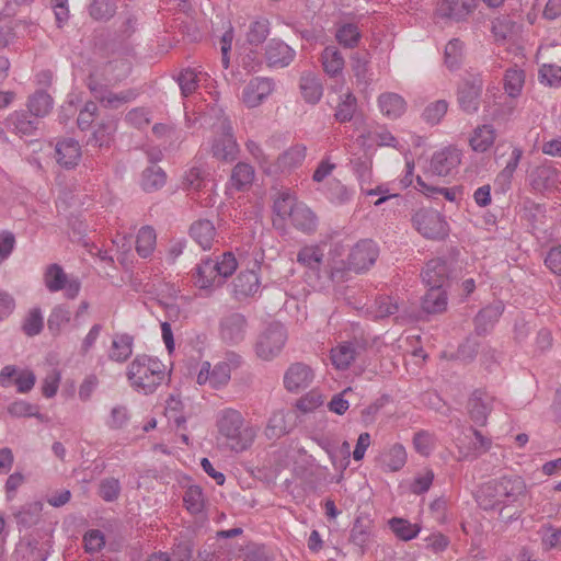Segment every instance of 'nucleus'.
<instances>
[{
	"mask_svg": "<svg viewBox=\"0 0 561 561\" xmlns=\"http://www.w3.org/2000/svg\"><path fill=\"white\" fill-rule=\"evenodd\" d=\"M528 495L525 480L519 476H502L483 483L477 492V502L484 511L522 505Z\"/></svg>",
	"mask_w": 561,
	"mask_h": 561,
	"instance_id": "nucleus-1",
	"label": "nucleus"
},
{
	"mask_svg": "<svg viewBox=\"0 0 561 561\" xmlns=\"http://www.w3.org/2000/svg\"><path fill=\"white\" fill-rule=\"evenodd\" d=\"M126 377L136 392L151 394L167 379V366L157 357L139 354L128 364Z\"/></svg>",
	"mask_w": 561,
	"mask_h": 561,
	"instance_id": "nucleus-2",
	"label": "nucleus"
},
{
	"mask_svg": "<svg viewBox=\"0 0 561 561\" xmlns=\"http://www.w3.org/2000/svg\"><path fill=\"white\" fill-rule=\"evenodd\" d=\"M217 427L227 447L234 453L249 449L257 435V428L234 409H225L218 414Z\"/></svg>",
	"mask_w": 561,
	"mask_h": 561,
	"instance_id": "nucleus-3",
	"label": "nucleus"
},
{
	"mask_svg": "<svg viewBox=\"0 0 561 561\" xmlns=\"http://www.w3.org/2000/svg\"><path fill=\"white\" fill-rule=\"evenodd\" d=\"M238 268V261L232 252H225L216 259L206 257L196 266L194 284L203 290L213 291L222 286Z\"/></svg>",
	"mask_w": 561,
	"mask_h": 561,
	"instance_id": "nucleus-4",
	"label": "nucleus"
},
{
	"mask_svg": "<svg viewBox=\"0 0 561 561\" xmlns=\"http://www.w3.org/2000/svg\"><path fill=\"white\" fill-rule=\"evenodd\" d=\"M273 210L279 219H289L293 227L304 233L310 234L317 230L316 214L289 192L279 193L274 201Z\"/></svg>",
	"mask_w": 561,
	"mask_h": 561,
	"instance_id": "nucleus-5",
	"label": "nucleus"
},
{
	"mask_svg": "<svg viewBox=\"0 0 561 561\" xmlns=\"http://www.w3.org/2000/svg\"><path fill=\"white\" fill-rule=\"evenodd\" d=\"M210 112L216 117L213 128L217 134L211 145V153L218 160L234 161L240 149L233 135L231 122L219 107H211Z\"/></svg>",
	"mask_w": 561,
	"mask_h": 561,
	"instance_id": "nucleus-6",
	"label": "nucleus"
},
{
	"mask_svg": "<svg viewBox=\"0 0 561 561\" xmlns=\"http://www.w3.org/2000/svg\"><path fill=\"white\" fill-rule=\"evenodd\" d=\"M379 255V249L377 244L369 239L358 241L351 250L347 256V267H344V263L331 267L330 278L333 282L340 283L345 278V272L354 271L360 273L373 266Z\"/></svg>",
	"mask_w": 561,
	"mask_h": 561,
	"instance_id": "nucleus-7",
	"label": "nucleus"
},
{
	"mask_svg": "<svg viewBox=\"0 0 561 561\" xmlns=\"http://www.w3.org/2000/svg\"><path fill=\"white\" fill-rule=\"evenodd\" d=\"M413 227L425 238L439 240L448 234L444 216L432 208H421L412 217Z\"/></svg>",
	"mask_w": 561,
	"mask_h": 561,
	"instance_id": "nucleus-8",
	"label": "nucleus"
},
{
	"mask_svg": "<svg viewBox=\"0 0 561 561\" xmlns=\"http://www.w3.org/2000/svg\"><path fill=\"white\" fill-rule=\"evenodd\" d=\"M286 341L285 328L279 323H273L259 335L255 353L262 360H272L280 354Z\"/></svg>",
	"mask_w": 561,
	"mask_h": 561,
	"instance_id": "nucleus-9",
	"label": "nucleus"
},
{
	"mask_svg": "<svg viewBox=\"0 0 561 561\" xmlns=\"http://www.w3.org/2000/svg\"><path fill=\"white\" fill-rule=\"evenodd\" d=\"M44 284L49 293L65 291V297L75 299L81 289V282L78 277L68 276L64 268L57 264H49L44 272Z\"/></svg>",
	"mask_w": 561,
	"mask_h": 561,
	"instance_id": "nucleus-10",
	"label": "nucleus"
},
{
	"mask_svg": "<svg viewBox=\"0 0 561 561\" xmlns=\"http://www.w3.org/2000/svg\"><path fill=\"white\" fill-rule=\"evenodd\" d=\"M87 85L93 96L106 108H119L138 96V92L135 89H127L118 93L113 92L106 85L99 82L93 75L89 76Z\"/></svg>",
	"mask_w": 561,
	"mask_h": 561,
	"instance_id": "nucleus-11",
	"label": "nucleus"
},
{
	"mask_svg": "<svg viewBox=\"0 0 561 561\" xmlns=\"http://www.w3.org/2000/svg\"><path fill=\"white\" fill-rule=\"evenodd\" d=\"M221 340L228 345H238L244 341L248 332L247 318L239 312L229 313L221 318L219 324Z\"/></svg>",
	"mask_w": 561,
	"mask_h": 561,
	"instance_id": "nucleus-12",
	"label": "nucleus"
},
{
	"mask_svg": "<svg viewBox=\"0 0 561 561\" xmlns=\"http://www.w3.org/2000/svg\"><path fill=\"white\" fill-rule=\"evenodd\" d=\"M495 403V397L489 392L481 389L474 390L468 400V413L471 421L479 426L486 425L488 416Z\"/></svg>",
	"mask_w": 561,
	"mask_h": 561,
	"instance_id": "nucleus-13",
	"label": "nucleus"
},
{
	"mask_svg": "<svg viewBox=\"0 0 561 561\" xmlns=\"http://www.w3.org/2000/svg\"><path fill=\"white\" fill-rule=\"evenodd\" d=\"M482 89L483 82L480 77H472L462 81L458 88L457 100L463 112L473 114L478 111Z\"/></svg>",
	"mask_w": 561,
	"mask_h": 561,
	"instance_id": "nucleus-14",
	"label": "nucleus"
},
{
	"mask_svg": "<svg viewBox=\"0 0 561 561\" xmlns=\"http://www.w3.org/2000/svg\"><path fill=\"white\" fill-rule=\"evenodd\" d=\"M460 162L461 151L455 147H446L433 154L431 171L438 176H448L458 169Z\"/></svg>",
	"mask_w": 561,
	"mask_h": 561,
	"instance_id": "nucleus-15",
	"label": "nucleus"
},
{
	"mask_svg": "<svg viewBox=\"0 0 561 561\" xmlns=\"http://www.w3.org/2000/svg\"><path fill=\"white\" fill-rule=\"evenodd\" d=\"M272 79L256 77L249 81L242 92V101L249 108L257 107L273 92Z\"/></svg>",
	"mask_w": 561,
	"mask_h": 561,
	"instance_id": "nucleus-16",
	"label": "nucleus"
},
{
	"mask_svg": "<svg viewBox=\"0 0 561 561\" xmlns=\"http://www.w3.org/2000/svg\"><path fill=\"white\" fill-rule=\"evenodd\" d=\"M312 369L304 363L291 364L284 375V387L289 392H298L308 388L313 381Z\"/></svg>",
	"mask_w": 561,
	"mask_h": 561,
	"instance_id": "nucleus-17",
	"label": "nucleus"
},
{
	"mask_svg": "<svg viewBox=\"0 0 561 561\" xmlns=\"http://www.w3.org/2000/svg\"><path fill=\"white\" fill-rule=\"evenodd\" d=\"M296 51L280 39H271L265 46V60L268 67L285 68L295 59Z\"/></svg>",
	"mask_w": 561,
	"mask_h": 561,
	"instance_id": "nucleus-18",
	"label": "nucleus"
},
{
	"mask_svg": "<svg viewBox=\"0 0 561 561\" xmlns=\"http://www.w3.org/2000/svg\"><path fill=\"white\" fill-rule=\"evenodd\" d=\"M260 288V276L254 268L241 271L233 280V294L237 299L253 297Z\"/></svg>",
	"mask_w": 561,
	"mask_h": 561,
	"instance_id": "nucleus-19",
	"label": "nucleus"
},
{
	"mask_svg": "<svg viewBox=\"0 0 561 561\" xmlns=\"http://www.w3.org/2000/svg\"><path fill=\"white\" fill-rule=\"evenodd\" d=\"M134 341V336L128 333H115L107 351V358L118 364L127 362L133 355Z\"/></svg>",
	"mask_w": 561,
	"mask_h": 561,
	"instance_id": "nucleus-20",
	"label": "nucleus"
},
{
	"mask_svg": "<svg viewBox=\"0 0 561 561\" xmlns=\"http://www.w3.org/2000/svg\"><path fill=\"white\" fill-rule=\"evenodd\" d=\"M362 345L358 342H342L331 350V362L336 369H347L359 355Z\"/></svg>",
	"mask_w": 561,
	"mask_h": 561,
	"instance_id": "nucleus-21",
	"label": "nucleus"
},
{
	"mask_svg": "<svg viewBox=\"0 0 561 561\" xmlns=\"http://www.w3.org/2000/svg\"><path fill=\"white\" fill-rule=\"evenodd\" d=\"M57 162L66 168H75L81 159V147L75 139L68 138L57 142L55 148Z\"/></svg>",
	"mask_w": 561,
	"mask_h": 561,
	"instance_id": "nucleus-22",
	"label": "nucleus"
},
{
	"mask_svg": "<svg viewBox=\"0 0 561 561\" xmlns=\"http://www.w3.org/2000/svg\"><path fill=\"white\" fill-rule=\"evenodd\" d=\"M190 236L203 250H210L216 240L217 231L210 220L198 219L191 225Z\"/></svg>",
	"mask_w": 561,
	"mask_h": 561,
	"instance_id": "nucleus-23",
	"label": "nucleus"
},
{
	"mask_svg": "<svg viewBox=\"0 0 561 561\" xmlns=\"http://www.w3.org/2000/svg\"><path fill=\"white\" fill-rule=\"evenodd\" d=\"M374 523L366 515H359L354 520L350 533V541L365 551L373 538Z\"/></svg>",
	"mask_w": 561,
	"mask_h": 561,
	"instance_id": "nucleus-24",
	"label": "nucleus"
},
{
	"mask_svg": "<svg viewBox=\"0 0 561 561\" xmlns=\"http://www.w3.org/2000/svg\"><path fill=\"white\" fill-rule=\"evenodd\" d=\"M476 9V0H440L437 12L443 18L462 20Z\"/></svg>",
	"mask_w": 561,
	"mask_h": 561,
	"instance_id": "nucleus-25",
	"label": "nucleus"
},
{
	"mask_svg": "<svg viewBox=\"0 0 561 561\" xmlns=\"http://www.w3.org/2000/svg\"><path fill=\"white\" fill-rule=\"evenodd\" d=\"M559 176L557 169L543 164L537 167L533 171L530 175V183L536 191H550L558 187L560 183Z\"/></svg>",
	"mask_w": 561,
	"mask_h": 561,
	"instance_id": "nucleus-26",
	"label": "nucleus"
},
{
	"mask_svg": "<svg viewBox=\"0 0 561 561\" xmlns=\"http://www.w3.org/2000/svg\"><path fill=\"white\" fill-rule=\"evenodd\" d=\"M5 126L10 131L25 137L35 135L38 122L32 119L26 112L15 111L7 117Z\"/></svg>",
	"mask_w": 561,
	"mask_h": 561,
	"instance_id": "nucleus-27",
	"label": "nucleus"
},
{
	"mask_svg": "<svg viewBox=\"0 0 561 561\" xmlns=\"http://www.w3.org/2000/svg\"><path fill=\"white\" fill-rule=\"evenodd\" d=\"M449 268L443 259H433L422 272L423 282L428 287H443L448 278Z\"/></svg>",
	"mask_w": 561,
	"mask_h": 561,
	"instance_id": "nucleus-28",
	"label": "nucleus"
},
{
	"mask_svg": "<svg viewBox=\"0 0 561 561\" xmlns=\"http://www.w3.org/2000/svg\"><path fill=\"white\" fill-rule=\"evenodd\" d=\"M351 68L356 79V85L366 89L374 80L368 53H355L351 58Z\"/></svg>",
	"mask_w": 561,
	"mask_h": 561,
	"instance_id": "nucleus-29",
	"label": "nucleus"
},
{
	"mask_svg": "<svg viewBox=\"0 0 561 561\" xmlns=\"http://www.w3.org/2000/svg\"><path fill=\"white\" fill-rule=\"evenodd\" d=\"M307 147L302 144H296L289 147L277 158L276 167L273 172H289L302 164L306 159Z\"/></svg>",
	"mask_w": 561,
	"mask_h": 561,
	"instance_id": "nucleus-30",
	"label": "nucleus"
},
{
	"mask_svg": "<svg viewBox=\"0 0 561 561\" xmlns=\"http://www.w3.org/2000/svg\"><path fill=\"white\" fill-rule=\"evenodd\" d=\"M504 311L501 301H496L481 309L474 318L476 332L481 335L488 333L499 321Z\"/></svg>",
	"mask_w": 561,
	"mask_h": 561,
	"instance_id": "nucleus-31",
	"label": "nucleus"
},
{
	"mask_svg": "<svg viewBox=\"0 0 561 561\" xmlns=\"http://www.w3.org/2000/svg\"><path fill=\"white\" fill-rule=\"evenodd\" d=\"M378 106L383 116L397 119L407 111L405 100L398 93L386 92L378 96Z\"/></svg>",
	"mask_w": 561,
	"mask_h": 561,
	"instance_id": "nucleus-32",
	"label": "nucleus"
},
{
	"mask_svg": "<svg viewBox=\"0 0 561 561\" xmlns=\"http://www.w3.org/2000/svg\"><path fill=\"white\" fill-rule=\"evenodd\" d=\"M22 28L31 34L36 30V25L24 21L0 19V47L4 48L10 45L18 34L22 33Z\"/></svg>",
	"mask_w": 561,
	"mask_h": 561,
	"instance_id": "nucleus-33",
	"label": "nucleus"
},
{
	"mask_svg": "<svg viewBox=\"0 0 561 561\" xmlns=\"http://www.w3.org/2000/svg\"><path fill=\"white\" fill-rule=\"evenodd\" d=\"M299 87L302 98L307 103L317 104L323 95L322 83L312 72H304L301 75Z\"/></svg>",
	"mask_w": 561,
	"mask_h": 561,
	"instance_id": "nucleus-34",
	"label": "nucleus"
},
{
	"mask_svg": "<svg viewBox=\"0 0 561 561\" xmlns=\"http://www.w3.org/2000/svg\"><path fill=\"white\" fill-rule=\"evenodd\" d=\"M321 64L324 72L330 78H336L342 75L345 61L341 51L335 46H328L321 54Z\"/></svg>",
	"mask_w": 561,
	"mask_h": 561,
	"instance_id": "nucleus-35",
	"label": "nucleus"
},
{
	"mask_svg": "<svg viewBox=\"0 0 561 561\" xmlns=\"http://www.w3.org/2000/svg\"><path fill=\"white\" fill-rule=\"evenodd\" d=\"M447 308V295L443 287H428L422 299V309L426 313H440Z\"/></svg>",
	"mask_w": 561,
	"mask_h": 561,
	"instance_id": "nucleus-36",
	"label": "nucleus"
},
{
	"mask_svg": "<svg viewBox=\"0 0 561 561\" xmlns=\"http://www.w3.org/2000/svg\"><path fill=\"white\" fill-rule=\"evenodd\" d=\"M407 462V451L401 444H394L380 455V463L387 471H398Z\"/></svg>",
	"mask_w": 561,
	"mask_h": 561,
	"instance_id": "nucleus-37",
	"label": "nucleus"
},
{
	"mask_svg": "<svg viewBox=\"0 0 561 561\" xmlns=\"http://www.w3.org/2000/svg\"><path fill=\"white\" fill-rule=\"evenodd\" d=\"M495 129L492 125L478 126L469 140L472 150L477 152L488 151L495 141Z\"/></svg>",
	"mask_w": 561,
	"mask_h": 561,
	"instance_id": "nucleus-38",
	"label": "nucleus"
},
{
	"mask_svg": "<svg viewBox=\"0 0 561 561\" xmlns=\"http://www.w3.org/2000/svg\"><path fill=\"white\" fill-rule=\"evenodd\" d=\"M254 176L255 171L251 164L238 162L232 169L230 182L236 190L243 191L252 185Z\"/></svg>",
	"mask_w": 561,
	"mask_h": 561,
	"instance_id": "nucleus-39",
	"label": "nucleus"
},
{
	"mask_svg": "<svg viewBox=\"0 0 561 561\" xmlns=\"http://www.w3.org/2000/svg\"><path fill=\"white\" fill-rule=\"evenodd\" d=\"M71 320V311L66 305L55 306L47 319V328L49 332L57 336L61 333L62 329L69 324Z\"/></svg>",
	"mask_w": 561,
	"mask_h": 561,
	"instance_id": "nucleus-40",
	"label": "nucleus"
},
{
	"mask_svg": "<svg viewBox=\"0 0 561 561\" xmlns=\"http://www.w3.org/2000/svg\"><path fill=\"white\" fill-rule=\"evenodd\" d=\"M44 329V316L39 307L30 308L21 323L22 332L30 337L38 335Z\"/></svg>",
	"mask_w": 561,
	"mask_h": 561,
	"instance_id": "nucleus-41",
	"label": "nucleus"
},
{
	"mask_svg": "<svg viewBox=\"0 0 561 561\" xmlns=\"http://www.w3.org/2000/svg\"><path fill=\"white\" fill-rule=\"evenodd\" d=\"M27 107L35 117H44L53 108V98L45 91H36L28 98Z\"/></svg>",
	"mask_w": 561,
	"mask_h": 561,
	"instance_id": "nucleus-42",
	"label": "nucleus"
},
{
	"mask_svg": "<svg viewBox=\"0 0 561 561\" xmlns=\"http://www.w3.org/2000/svg\"><path fill=\"white\" fill-rule=\"evenodd\" d=\"M357 110V100L355 95L347 91L341 96V100L335 108L334 117L340 123L352 121Z\"/></svg>",
	"mask_w": 561,
	"mask_h": 561,
	"instance_id": "nucleus-43",
	"label": "nucleus"
},
{
	"mask_svg": "<svg viewBox=\"0 0 561 561\" xmlns=\"http://www.w3.org/2000/svg\"><path fill=\"white\" fill-rule=\"evenodd\" d=\"M157 236L153 228L142 227L137 234L136 251L141 257L151 255L156 248Z\"/></svg>",
	"mask_w": 561,
	"mask_h": 561,
	"instance_id": "nucleus-44",
	"label": "nucleus"
},
{
	"mask_svg": "<svg viewBox=\"0 0 561 561\" xmlns=\"http://www.w3.org/2000/svg\"><path fill=\"white\" fill-rule=\"evenodd\" d=\"M525 83V72L518 68H510L504 76V90L511 98L520 94Z\"/></svg>",
	"mask_w": 561,
	"mask_h": 561,
	"instance_id": "nucleus-45",
	"label": "nucleus"
},
{
	"mask_svg": "<svg viewBox=\"0 0 561 561\" xmlns=\"http://www.w3.org/2000/svg\"><path fill=\"white\" fill-rule=\"evenodd\" d=\"M323 251L318 245H306L297 254V262L310 270H318L323 260Z\"/></svg>",
	"mask_w": 561,
	"mask_h": 561,
	"instance_id": "nucleus-46",
	"label": "nucleus"
},
{
	"mask_svg": "<svg viewBox=\"0 0 561 561\" xmlns=\"http://www.w3.org/2000/svg\"><path fill=\"white\" fill-rule=\"evenodd\" d=\"M8 412L14 417H36L41 422L46 421L45 415L39 412V407L24 400H16L8 407Z\"/></svg>",
	"mask_w": 561,
	"mask_h": 561,
	"instance_id": "nucleus-47",
	"label": "nucleus"
},
{
	"mask_svg": "<svg viewBox=\"0 0 561 561\" xmlns=\"http://www.w3.org/2000/svg\"><path fill=\"white\" fill-rule=\"evenodd\" d=\"M389 527L399 539L404 541L415 538L421 530L416 524H411L409 520L399 517L391 518Z\"/></svg>",
	"mask_w": 561,
	"mask_h": 561,
	"instance_id": "nucleus-48",
	"label": "nucleus"
},
{
	"mask_svg": "<svg viewBox=\"0 0 561 561\" xmlns=\"http://www.w3.org/2000/svg\"><path fill=\"white\" fill-rule=\"evenodd\" d=\"M165 180L164 171L157 165H152L144 171L141 186L147 192L157 191L165 184Z\"/></svg>",
	"mask_w": 561,
	"mask_h": 561,
	"instance_id": "nucleus-49",
	"label": "nucleus"
},
{
	"mask_svg": "<svg viewBox=\"0 0 561 561\" xmlns=\"http://www.w3.org/2000/svg\"><path fill=\"white\" fill-rule=\"evenodd\" d=\"M516 31V24L506 16L496 18L492 22L491 32L495 42L504 43L513 37Z\"/></svg>",
	"mask_w": 561,
	"mask_h": 561,
	"instance_id": "nucleus-50",
	"label": "nucleus"
},
{
	"mask_svg": "<svg viewBox=\"0 0 561 561\" xmlns=\"http://www.w3.org/2000/svg\"><path fill=\"white\" fill-rule=\"evenodd\" d=\"M360 32L356 24H341L335 33L336 41L346 48H354L360 39Z\"/></svg>",
	"mask_w": 561,
	"mask_h": 561,
	"instance_id": "nucleus-51",
	"label": "nucleus"
},
{
	"mask_svg": "<svg viewBox=\"0 0 561 561\" xmlns=\"http://www.w3.org/2000/svg\"><path fill=\"white\" fill-rule=\"evenodd\" d=\"M183 502L191 514H199L205 507V496L198 485H191L184 493Z\"/></svg>",
	"mask_w": 561,
	"mask_h": 561,
	"instance_id": "nucleus-52",
	"label": "nucleus"
},
{
	"mask_svg": "<svg viewBox=\"0 0 561 561\" xmlns=\"http://www.w3.org/2000/svg\"><path fill=\"white\" fill-rule=\"evenodd\" d=\"M463 43L458 38L450 39L445 47V64L449 69H457L463 57Z\"/></svg>",
	"mask_w": 561,
	"mask_h": 561,
	"instance_id": "nucleus-53",
	"label": "nucleus"
},
{
	"mask_svg": "<svg viewBox=\"0 0 561 561\" xmlns=\"http://www.w3.org/2000/svg\"><path fill=\"white\" fill-rule=\"evenodd\" d=\"M43 505L39 502L28 503L21 507V510L15 514V518L19 525L24 527H31L35 525L42 512Z\"/></svg>",
	"mask_w": 561,
	"mask_h": 561,
	"instance_id": "nucleus-54",
	"label": "nucleus"
},
{
	"mask_svg": "<svg viewBox=\"0 0 561 561\" xmlns=\"http://www.w3.org/2000/svg\"><path fill=\"white\" fill-rule=\"evenodd\" d=\"M447 110L448 103L445 100H437L425 107L422 116L427 124L437 125L446 115Z\"/></svg>",
	"mask_w": 561,
	"mask_h": 561,
	"instance_id": "nucleus-55",
	"label": "nucleus"
},
{
	"mask_svg": "<svg viewBox=\"0 0 561 561\" xmlns=\"http://www.w3.org/2000/svg\"><path fill=\"white\" fill-rule=\"evenodd\" d=\"M113 0H92L89 11L94 20H108L115 13Z\"/></svg>",
	"mask_w": 561,
	"mask_h": 561,
	"instance_id": "nucleus-56",
	"label": "nucleus"
},
{
	"mask_svg": "<svg viewBox=\"0 0 561 561\" xmlns=\"http://www.w3.org/2000/svg\"><path fill=\"white\" fill-rule=\"evenodd\" d=\"M416 185L420 192L430 197H434L436 194H442L447 201L450 202H454L457 198V192L455 190L427 184L420 175L416 176Z\"/></svg>",
	"mask_w": 561,
	"mask_h": 561,
	"instance_id": "nucleus-57",
	"label": "nucleus"
},
{
	"mask_svg": "<svg viewBox=\"0 0 561 561\" xmlns=\"http://www.w3.org/2000/svg\"><path fill=\"white\" fill-rule=\"evenodd\" d=\"M210 386L215 389L227 385L231 377V368L227 362H219L210 368Z\"/></svg>",
	"mask_w": 561,
	"mask_h": 561,
	"instance_id": "nucleus-58",
	"label": "nucleus"
},
{
	"mask_svg": "<svg viewBox=\"0 0 561 561\" xmlns=\"http://www.w3.org/2000/svg\"><path fill=\"white\" fill-rule=\"evenodd\" d=\"M539 81L550 87L561 85V67L543 64L539 69Z\"/></svg>",
	"mask_w": 561,
	"mask_h": 561,
	"instance_id": "nucleus-59",
	"label": "nucleus"
},
{
	"mask_svg": "<svg viewBox=\"0 0 561 561\" xmlns=\"http://www.w3.org/2000/svg\"><path fill=\"white\" fill-rule=\"evenodd\" d=\"M178 82L182 94L187 96L192 94L197 88L198 73L194 69H184L180 72Z\"/></svg>",
	"mask_w": 561,
	"mask_h": 561,
	"instance_id": "nucleus-60",
	"label": "nucleus"
},
{
	"mask_svg": "<svg viewBox=\"0 0 561 561\" xmlns=\"http://www.w3.org/2000/svg\"><path fill=\"white\" fill-rule=\"evenodd\" d=\"M523 157V150L519 147H514L506 165L499 174V179L505 183H510L514 172L516 171L518 163Z\"/></svg>",
	"mask_w": 561,
	"mask_h": 561,
	"instance_id": "nucleus-61",
	"label": "nucleus"
},
{
	"mask_svg": "<svg viewBox=\"0 0 561 561\" xmlns=\"http://www.w3.org/2000/svg\"><path fill=\"white\" fill-rule=\"evenodd\" d=\"M99 493L106 502L115 501L121 493L119 481L115 478L103 479L100 483Z\"/></svg>",
	"mask_w": 561,
	"mask_h": 561,
	"instance_id": "nucleus-62",
	"label": "nucleus"
},
{
	"mask_svg": "<svg viewBox=\"0 0 561 561\" xmlns=\"http://www.w3.org/2000/svg\"><path fill=\"white\" fill-rule=\"evenodd\" d=\"M206 172L199 167L191 168L184 176V185L187 190L199 191L205 184Z\"/></svg>",
	"mask_w": 561,
	"mask_h": 561,
	"instance_id": "nucleus-63",
	"label": "nucleus"
},
{
	"mask_svg": "<svg viewBox=\"0 0 561 561\" xmlns=\"http://www.w3.org/2000/svg\"><path fill=\"white\" fill-rule=\"evenodd\" d=\"M328 453L335 468L345 469L348 466L351 448L347 442H343L340 447L334 450H328Z\"/></svg>",
	"mask_w": 561,
	"mask_h": 561,
	"instance_id": "nucleus-64",
	"label": "nucleus"
}]
</instances>
